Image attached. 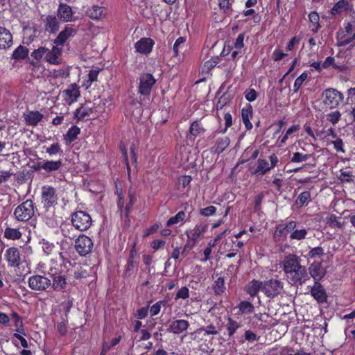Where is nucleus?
I'll use <instances>...</instances> for the list:
<instances>
[{"mask_svg": "<svg viewBox=\"0 0 355 355\" xmlns=\"http://www.w3.org/2000/svg\"><path fill=\"white\" fill-rule=\"evenodd\" d=\"M241 116L246 129L251 130L252 128V124L250 122V119L252 116V107L251 105L248 104L246 107L242 109Z\"/></svg>", "mask_w": 355, "mask_h": 355, "instance_id": "nucleus-25", "label": "nucleus"}, {"mask_svg": "<svg viewBox=\"0 0 355 355\" xmlns=\"http://www.w3.org/2000/svg\"><path fill=\"white\" fill-rule=\"evenodd\" d=\"M53 283L52 287L55 291H62L64 290L67 282L64 275L62 273L52 277Z\"/></svg>", "mask_w": 355, "mask_h": 355, "instance_id": "nucleus-27", "label": "nucleus"}, {"mask_svg": "<svg viewBox=\"0 0 355 355\" xmlns=\"http://www.w3.org/2000/svg\"><path fill=\"white\" fill-rule=\"evenodd\" d=\"M263 282L252 280L247 286L246 291L252 297L255 296L259 291H262Z\"/></svg>", "mask_w": 355, "mask_h": 355, "instance_id": "nucleus-29", "label": "nucleus"}, {"mask_svg": "<svg viewBox=\"0 0 355 355\" xmlns=\"http://www.w3.org/2000/svg\"><path fill=\"white\" fill-rule=\"evenodd\" d=\"M186 40L184 37H179L175 42L173 51L174 52V55L177 56L178 55V52L180 49L183 48L184 44Z\"/></svg>", "mask_w": 355, "mask_h": 355, "instance_id": "nucleus-54", "label": "nucleus"}, {"mask_svg": "<svg viewBox=\"0 0 355 355\" xmlns=\"http://www.w3.org/2000/svg\"><path fill=\"white\" fill-rule=\"evenodd\" d=\"M238 308L242 314L252 313L254 309L253 304L248 301L241 302L238 305Z\"/></svg>", "mask_w": 355, "mask_h": 355, "instance_id": "nucleus-40", "label": "nucleus"}, {"mask_svg": "<svg viewBox=\"0 0 355 355\" xmlns=\"http://www.w3.org/2000/svg\"><path fill=\"white\" fill-rule=\"evenodd\" d=\"M297 223L291 220L286 225L280 224L277 227L274 232L273 238L276 241H280L283 238H286L287 234L295 229Z\"/></svg>", "mask_w": 355, "mask_h": 355, "instance_id": "nucleus-12", "label": "nucleus"}, {"mask_svg": "<svg viewBox=\"0 0 355 355\" xmlns=\"http://www.w3.org/2000/svg\"><path fill=\"white\" fill-rule=\"evenodd\" d=\"M207 226L205 225H197L195 227L189 231L186 232L187 236L188 238L187 245H190L191 247L196 245V244L200 241L205 232L207 231Z\"/></svg>", "mask_w": 355, "mask_h": 355, "instance_id": "nucleus-11", "label": "nucleus"}, {"mask_svg": "<svg viewBox=\"0 0 355 355\" xmlns=\"http://www.w3.org/2000/svg\"><path fill=\"white\" fill-rule=\"evenodd\" d=\"M230 140L228 137H223L217 139L215 144V152L221 153L230 145Z\"/></svg>", "mask_w": 355, "mask_h": 355, "instance_id": "nucleus-38", "label": "nucleus"}, {"mask_svg": "<svg viewBox=\"0 0 355 355\" xmlns=\"http://www.w3.org/2000/svg\"><path fill=\"white\" fill-rule=\"evenodd\" d=\"M62 49L58 46H54L51 49L46 48L45 60L52 64L61 63V54Z\"/></svg>", "mask_w": 355, "mask_h": 355, "instance_id": "nucleus-18", "label": "nucleus"}, {"mask_svg": "<svg viewBox=\"0 0 355 355\" xmlns=\"http://www.w3.org/2000/svg\"><path fill=\"white\" fill-rule=\"evenodd\" d=\"M80 129L78 126H71L64 135L65 141L68 143H71L72 141L77 139V137L80 134Z\"/></svg>", "mask_w": 355, "mask_h": 355, "instance_id": "nucleus-35", "label": "nucleus"}, {"mask_svg": "<svg viewBox=\"0 0 355 355\" xmlns=\"http://www.w3.org/2000/svg\"><path fill=\"white\" fill-rule=\"evenodd\" d=\"M225 327L228 332L229 337L232 338L236 331V330L241 327V324L232 318L228 317L227 323L226 324Z\"/></svg>", "mask_w": 355, "mask_h": 355, "instance_id": "nucleus-34", "label": "nucleus"}, {"mask_svg": "<svg viewBox=\"0 0 355 355\" xmlns=\"http://www.w3.org/2000/svg\"><path fill=\"white\" fill-rule=\"evenodd\" d=\"M311 295L318 303H324L327 301V295L323 286L318 282H315L311 290Z\"/></svg>", "mask_w": 355, "mask_h": 355, "instance_id": "nucleus-20", "label": "nucleus"}, {"mask_svg": "<svg viewBox=\"0 0 355 355\" xmlns=\"http://www.w3.org/2000/svg\"><path fill=\"white\" fill-rule=\"evenodd\" d=\"M185 212L183 211H179L175 216L170 218L167 223V226H171L173 225L178 224L180 222H182L184 220L185 218Z\"/></svg>", "mask_w": 355, "mask_h": 355, "instance_id": "nucleus-46", "label": "nucleus"}, {"mask_svg": "<svg viewBox=\"0 0 355 355\" xmlns=\"http://www.w3.org/2000/svg\"><path fill=\"white\" fill-rule=\"evenodd\" d=\"M204 128L198 121H194L191 125L190 133L195 137L200 135L201 133L204 132Z\"/></svg>", "mask_w": 355, "mask_h": 355, "instance_id": "nucleus-47", "label": "nucleus"}, {"mask_svg": "<svg viewBox=\"0 0 355 355\" xmlns=\"http://www.w3.org/2000/svg\"><path fill=\"white\" fill-rule=\"evenodd\" d=\"M51 285V281L43 275H33L28 278V286L34 291H43Z\"/></svg>", "mask_w": 355, "mask_h": 355, "instance_id": "nucleus-10", "label": "nucleus"}, {"mask_svg": "<svg viewBox=\"0 0 355 355\" xmlns=\"http://www.w3.org/2000/svg\"><path fill=\"white\" fill-rule=\"evenodd\" d=\"M284 290V283L279 279H271L263 282L262 292L266 297L273 299Z\"/></svg>", "mask_w": 355, "mask_h": 355, "instance_id": "nucleus-5", "label": "nucleus"}, {"mask_svg": "<svg viewBox=\"0 0 355 355\" xmlns=\"http://www.w3.org/2000/svg\"><path fill=\"white\" fill-rule=\"evenodd\" d=\"M354 177V173L351 169L345 168L340 170L339 179L342 182H350L353 181Z\"/></svg>", "mask_w": 355, "mask_h": 355, "instance_id": "nucleus-39", "label": "nucleus"}, {"mask_svg": "<svg viewBox=\"0 0 355 355\" xmlns=\"http://www.w3.org/2000/svg\"><path fill=\"white\" fill-rule=\"evenodd\" d=\"M154 42L150 38H141L135 44L137 52L141 54H148L152 51Z\"/></svg>", "mask_w": 355, "mask_h": 355, "instance_id": "nucleus-19", "label": "nucleus"}, {"mask_svg": "<svg viewBox=\"0 0 355 355\" xmlns=\"http://www.w3.org/2000/svg\"><path fill=\"white\" fill-rule=\"evenodd\" d=\"M198 331H205V334L206 335H217L218 334V331L216 329V327L213 324L208 325L205 327L200 328L197 330Z\"/></svg>", "mask_w": 355, "mask_h": 355, "instance_id": "nucleus-58", "label": "nucleus"}, {"mask_svg": "<svg viewBox=\"0 0 355 355\" xmlns=\"http://www.w3.org/2000/svg\"><path fill=\"white\" fill-rule=\"evenodd\" d=\"M44 29L49 34L56 33L60 28L58 17L54 15H48L43 19Z\"/></svg>", "mask_w": 355, "mask_h": 355, "instance_id": "nucleus-16", "label": "nucleus"}, {"mask_svg": "<svg viewBox=\"0 0 355 355\" xmlns=\"http://www.w3.org/2000/svg\"><path fill=\"white\" fill-rule=\"evenodd\" d=\"M73 227L79 231L87 230L92 224L91 216L84 211H77L71 216Z\"/></svg>", "mask_w": 355, "mask_h": 355, "instance_id": "nucleus-4", "label": "nucleus"}, {"mask_svg": "<svg viewBox=\"0 0 355 355\" xmlns=\"http://www.w3.org/2000/svg\"><path fill=\"white\" fill-rule=\"evenodd\" d=\"M189 323L183 319L173 320L168 322V331L174 334H180L187 330Z\"/></svg>", "mask_w": 355, "mask_h": 355, "instance_id": "nucleus-15", "label": "nucleus"}, {"mask_svg": "<svg viewBox=\"0 0 355 355\" xmlns=\"http://www.w3.org/2000/svg\"><path fill=\"white\" fill-rule=\"evenodd\" d=\"M299 129H300V125H293L291 127H290L287 130L285 135L282 138V139L280 141L281 144H284L286 141V140L288 139V137L291 134H293L294 132L298 130Z\"/></svg>", "mask_w": 355, "mask_h": 355, "instance_id": "nucleus-61", "label": "nucleus"}, {"mask_svg": "<svg viewBox=\"0 0 355 355\" xmlns=\"http://www.w3.org/2000/svg\"><path fill=\"white\" fill-rule=\"evenodd\" d=\"M49 155H54L62 152L58 143L51 144L46 150Z\"/></svg>", "mask_w": 355, "mask_h": 355, "instance_id": "nucleus-57", "label": "nucleus"}, {"mask_svg": "<svg viewBox=\"0 0 355 355\" xmlns=\"http://www.w3.org/2000/svg\"><path fill=\"white\" fill-rule=\"evenodd\" d=\"M27 55L28 51L26 48L23 46H19L14 51L12 56L15 59H24Z\"/></svg>", "mask_w": 355, "mask_h": 355, "instance_id": "nucleus-48", "label": "nucleus"}, {"mask_svg": "<svg viewBox=\"0 0 355 355\" xmlns=\"http://www.w3.org/2000/svg\"><path fill=\"white\" fill-rule=\"evenodd\" d=\"M12 44V36L6 28L0 27V49H6Z\"/></svg>", "mask_w": 355, "mask_h": 355, "instance_id": "nucleus-22", "label": "nucleus"}, {"mask_svg": "<svg viewBox=\"0 0 355 355\" xmlns=\"http://www.w3.org/2000/svg\"><path fill=\"white\" fill-rule=\"evenodd\" d=\"M62 166V162L58 161H46L43 164H40V168L46 172H52L58 171Z\"/></svg>", "mask_w": 355, "mask_h": 355, "instance_id": "nucleus-30", "label": "nucleus"}, {"mask_svg": "<svg viewBox=\"0 0 355 355\" xmlns=\"http://www.w3.org/2000/svg\"><path fill=\"white\" fill-rule=\"evenodd\" d=\"M308 272L315 282L321 280L326 274V270L322 266L321 263L314 262L310 265Z\"/></svg>", "mask_w": 355, "mask_h": 355, "instance_id": "nucleus-21", "label": "nucleus"}, {"mask_svg": "<svg viewBox=\"0 0 355 355\" xmlns=\"http://www.w3.org/2000/svg\"><path fill=\"white\" fill-rule=\"evenodd\" d=\"M189 297V288L186 286L182 287L177 293L175 300L182 298L187 299Z\"/></svg>", "mask_w": 355, "mask_h": 355, "instance_id": "nucleus-62", "label": "nucleus"}, {"mask_svg": "<svg viewBox=\"0 0 355 355\" xmlns=\"http://www.w3.org/2000/svg\"><path fill=\"white\" fill-rule=\"evenodd\" d=\"M245 96L248 101L252 102L257 97V92L254 89H248L245 91Z\"/></svg>", "mask_w": 355, "mask_h": 355, "instance_id": "nucleus-63", "label": "nucleus"}, {"mask_svg": "<svg viewBox=\"0 0 355 355\" xmlns=\"http://www.w3.org/2000/svg\"><path fill=\"white\" fill-rule=\"evenodd\" d=\"M331 144L334 145V149L337 152H341L343 153H345V150L344 149V144L343 141L340 138H337L334 141H328L327 144Z\"/></svg>", "mask_w": 355, "mask_h": 355, "instance_id": "nucleus-53", "label": "nucleus"}, {"mask_svg": "<svg viewBox=\"0 0 355 355\" xmlns=\"http://www.w3.org/2000/svg\"><path fill=\"white\" fill-rule=\"evenodd\" d=\"M224 279L222 277H218L214 287V291L217 294L222 293L225 290Z\"/></svg>", "mask_w": 355, "mask_h": 355, "instance_id": "nucleus-55", "label": "nucleus"}, {"mask_svg": "<svg viewBox=\"0 0 355 355\" xmlns=\"http://www.w3.org/2000/svg\"><path fill=\"white\" fill-rule=\"evenodd\" d=\"M60 273H62L61 264L58 263L55 259H51L48 265L47 275L52 277Z\"/></svg>", "mask_w": 355, "mask_h": 355, "instance_id": "nucleus-33", "label": "nucleus"}, {"mask_svg": "<svg viewBox=\"0 0 355 355\" xmlns=\"http://www.w3.org/2000/svg\"><path fill=\"white\" fill-rule=\"evenodd\" d=\"M327 223L331 227L342 228L344 225V222L335 215H331L327 218Z\"/></svg>", "mask_w": 355, "mask_h": 355, "instance_id": "nucleus-43", "label": "nucleus"}, {"mask_svg": "<svg viewBox=\"0 0 355 355\" xmlns=\"http://www.w3.org/2000/svg\"><path fill=\"white\" fill-rule=\"evenodd\" d=\"M216 211V208L214 206H209L200 210V214L202 216L208 217L213 216Z\"/></svg>", "mask_w": 355, "mask_h": 355, "instance_id": "nucleus-60", "label": "nucleus"}, {"mask_svg": "<svg viewBox=\"0 0 355 355\" xmlns=\"http://www.w3.org/2000/svg\"><path fill=\"white\" fill-rule=\"evenodd\" d=\"M344 29L346 33L345 35H352L355 29V21L345 23L344 24Z\"/></svg>", "mask_w": 355, "mask_h": 355, "instance_id": "nucleus-64", "label": "nucleus"}, {"mask_svg": "<svg viewBox=\"0 0 355 355\" xmlns=\"http://www.w3.org/2000/svg\"><path fill=\"white\" fill-rule=\"evenodd\" d=\"M58 197L56 189L49 185H44L41 189V202L44 209L43 220L50 227H55L59 221L55 213V207L58 204Z\"/></svg>", "mask_w": 355, "mask_h": 355, "instance_id": "nucleus-2", "label": "nucleus"}, {"mask_svg": "<svg viewBox=\"0 0 355 355\" xmlns=\"http://www.w3.org/2000/svg\"><path fill=\"white\" fill-rule=\"evenodd\" d=\"M311 201V193L309 191L301 193L296 200V204L300 207L306 205Z\"/></svg>", "mask_w": 355, "mask_h": 355, "instance_id": "nucleus-44", "label": "nucleus"}, {"mask_svg": "<svg viewBox=\"0 0 355 355\" xmlns=\"http://www.w3.org/2000/svg\"><path fill=\"white\" fill-rule=\"evenodd\" d=\"M309 19L310 22L311 23V30L313 33H316L319 29L320 28L321 26L319 23L320 21V17L317 12L313 11L309 13Z\"/></svg>", "mask_w": 355, "mask_h": 355, "instance_id": "nucleus-32", "label": "nucleus"}, {"mask_svg": "<svg viewBox=\"0 0 355 355\" xmlns=\"http://www.w3.org/2000/svg\"><path fill=\"white\" fill-rule=\"evenodd\" d=\"M44 115L39 111H29L24 114V119L28 125L36 126L43 119Z\"/></svg>", "mask_w": 355, "mask_h": 355, "instance_id": "nucleus-24", "label": "nucleus"}, {"mask_svg": "<svg viewBox=\"0 0 355 355\" xmlns=\"http://www.w3.org/2000/svg\"><path fill=\"white\" fill-rule=\"evenodd\" d=\"M118 196L117 207L122 218H128L129 213L137 200L135 191L130 189L128 191V201L122 195L121 190H116Z\"/></svg>", "mask_w": 355, "mask_h": 355, "instance_id": "nucleus-3", "label": "nucleus"}, {"mask_svg": "<svg viewBox=\"0 0 355 355\" xmlns=\"http://www.w3.org/2000/svg\"><path fill=\"white\" fill-rule=\"evenodd\" d=\"M87 13L92 19H101L105 17L106 10L103 6H93L87 10Z\"/></svg>", "mask_w": 355, "mask_h": 355, "instance_id": "nucleus-26", "label": "nucleus"}, {"mask_svg": "<svg viewBox=\"0 0 355 355\" xmlns=\"http://www.w3.org/2000/svg\"><path fill=\"white\" fill-rule=\"evenodd\" d=\"M349 3L347 0H339L333 6L331 13L336 15L349 10Z\"/></svg>", "mask_w": 355, "mask_h": 355, "instance_id": "nucleus-28", "label": "nucleus"}, {"mask_svg": "<svg viewBox=\"0 0 355 355\" xmlns=\"http://www.w3.org/2000/svg\"><path fill=\"white\" fill-rule=\"evenodd\" d=\"M121 340V336L113 338L110 343H104L102 348V354H106L112 347L117 345Z\"/></svg>", "mask_w": 355, "mask_h": 355, "instance_id": "nucleus-51", "label": "nucleus"}, {"mask_svg": "<svg viewBox=\"0 0 355 355\" xmlns=\"http://www.w3.org/2000/svg\"><path fill=\"white\" fill-rule=\"evenodd\" d=\"M42 245V251L46 255H51L53 254L55 250V245L53 243H50L49 241L42 239L40 243Z\"/></svg>", "mask_w": 355, "mask_h": 355, "instance_id": "nucleus-42", "label": "nucleus"}, {"mask_svg": "<svg viewBox=\"0 0 355 355\" xmlns=\"http://www.w3.org/2000/svg\"><path fill=\"white\" fill-rule=\"evenodd\" d=\"M271 168L270 164L266 159H259L257 160V166L255 170V173L264 175L268 172Z\"/></svg>", "mask_w": 355, "mask_h": 355, "instance_id": "nucleus-37", "label": "nucleus"}, {"mask_svg": "<svg viewBox=\"0 0 355 355\" xmlns=\"http://www.w3.org/2000/svg\"><path fill=\"white\" fill-rule=\"evenodd\" d=\"M94 246L92 239L84 235H80L75 241V248L77 252L81 256H85L89 254Z\"/></svg>", "mask_w": 355, "mask_h": 355, "instance_id": "nucleus-9", "label": "nucleus"}, {"mask_svg": "<svg viewBox=\"0 0 355 355\" xmlns=\"http://www.w3.org/2000/svg\"><path fill=\"white\" fill-rule=\"evenodd\" d=\"M323 103L331 109L336 108L343 101V94L336 89H327L322 94Z\"/></svg>", "mask_w": 355, "mask_h": 355, "instance_id": "nucleus-6", "label": "nucleus"}, {"mask_svg": "<svg viewBox=\"0 0 355 355\" xmlns=\"http://www.w3.org/2000/svg\"><path fill=\"white\" fill-rule=\"evenodd\" d=\"M77 31L78 29L76 28L69 25L66 26L54 40L53 43L57 46H63L69 38L76 35Z\"/></svg>", "mask_w": 355, "mask_h": 355, "instance_id": "nucleus-13", "label": "nucleus"}, {"mask_svg": "<svg viewBox=\"0 0 355 355\" xmlns=\"http://www.w3.org/2000/svg\"><path fill=\"white\" fill-rule=\"evenodd\" d=\"M290 234V239L291 240L300 241L306 238L307 230L305 228L294 229Z\"/></svg>", "mask_w": 355, "mask_h": 355, "instance_id": "nucleus-41", "label": "nucleus"}, {"mask_svg": "<svg viewBox=\"0 0 355 355\" xmlns=\"http://www.w3.org/2000/svg\"><path fill=\"white\" fill-rule=\"evenodd\" d=\"M4 256L8 266L12 267H18L20 265L21 257L18 248L15 247L8 248Z\"/></svg>", "mask_w": 355, "mask_h": 355, "instance_id": "nucleus-17", "label": "nucleus"}, {"mask_svg": "<svg viewBox=\"0 0 355 355\" xmlns=\"http://www.w3.org/2000/svg\"><path fill=\"white\" fill-rule=\"evenodd\" d=\"M14 326L15 327L16 331L15 334H19L20 335L22 334L24 336H26V332L24 327L22 319L15 320V321H14Z\"/></svg>", "mask_w": 355, "mask_h": 355, "instance_id": "nucleus-59", "label": "nucleus"}, {"mask_svg": "<svg viewBox=\"0 0 355 355\" xmlns=\"http://www.w3.org/2000/svg\"><path fill=\"white\" fill-rule=\"evenodd\" d=\"M14 215L19 221H27L34 215L33 202L27 200L16 207Z\"/></svg>", "mask_w": 355, "mask_h": 355, "instance_id": "nucleus-7", "label": "nucleus"}, {"mask_svg": "<svg viewBox=\"0 0 355 355\" xmlns=\"http://www.w3.org/2000/svg\"><path fill=\"white\" fill-rule=\"evenodd\" d=\"M309 157L310 155L302 154L301 153L296 152L293 153L291 162L294 163H300L308 160Z\"/></svg>", "mask_w": 355, "mask_h": 355, "instance_id": "nucleus-50", "label": "nucleus"}, {"mask_svg": "<svg viewBox=\"0 0 355 355\" xmlns=\"http://www.w3.org/2000/svg\"><path fill=\"white\" fill-rule=\"evenodd\" d=\"M58 16L64 22L74 21L71 8L64 3H60L58 9Z\"/></svg>", "mask_w": 355, "mask_h": 355, "instance_id": "nucleus-23", "label": "nucleus"}, {"mask_svg": "<svg viewBox=\"0 0 355 355\" xmlns=\"http://www.w3.org/2000/svg\"><path fill=\"white\" fill-rule=\"evenodd\" d=\"M21 232L17 228L8 227L4 230V237L8 239H19L21 237Z\"/></svg>", "mask_w": 355, "mask_h": 355, "instance_id": "nucleus-36", "label": "nucleus"}, {"mask_svg": "<svg viewBox=\"0 0 355 355\" xmlns=\"http://www.w3.org/2000/svg\"><path fill=\"white\" fill-rule=\"evenodd\" d=\"M155 83L156 80L151 73H144L141 74L138 92L144 96L149 95Z\"/></svg>", "mask_w": 355, "mask_h": 355, "instance_id": "nucleus-8", "label": "nucleus"}, {"mask_svg": "<svg viewBox=\"0 0 355 355\" xmlns=\"http://www.w3.org/2000/svg\"><path fill=\"white\" fill-rule=\"evenodd\" d=\"M92 113V109L87 105H84L76 110L74 118L77 120H83L86 117L90 116Z\"/></svg>", "mask_w": 355, "mask_h": 355, "instance_id": "nucleus-31", "label": "nucleus"}, {"mask_svg": "<svg viewBox=\"0 0 355 355\" xmlns=\"http://www.w3.org/2000/svg\"><path fill=\"white\" fill-rule=\"evenodd\" d=\"M324 254V249L321 246L311 248L307 254L309 259L320 258Z\"/></svg>", "mask_w": 355, "mask_h": 355, "instance_id": "nucleus-45", "label": "nucleus"}, {"mask_svg": "<svg viewBox=\"0 0 355 355\" xmlns=\"http://www.w3.org/2000/svg\"><path fill=\"white\" fill-rule=\"evenodd\" d=\"M307 77L308 73L304 71L295 79L293 85V91L295 92H297L300 89V87L303 84L304 81L307 78Z\"/></svg>", "mask_w": 355, "mask_h": 355, "instance_id": "nucleus-49", "label": "nucleus"}, {"mask_svg": "<svg viewBox=\"0 0 355 355\" xmlns=\"http://www.w3.org/2000/svg\"><path fill=\"white\" fill-rule=\"evenodd\" d=\"M282 269L288 282L293 285H302L309 279L305 266L301 265V259L293 254L287 255L282 263Z\"/></svg>", "mask_w": 355, "mask_h": 355, "instance_id": "nucleus-1", "label": "nucleus"}, {"mask_svg": "<svg viewBox=\"0 0 355 355\" xmlns=\"http://www.w3.org/2000/svg\"><path fill=\"white\" fill-rule=\"evenodd\" d=\"M46 53V48L41 47V48H39V49L33 51V52L31 54V56L34 59H35L37 60H40L42 58H45Z\"/></svg>", "mask_w": 355, "mask_h": 355, "instance_id": "nucleus-56", "label": "nucleus"}, {"mask_svg": "<svg viewBox=\"0 0 355 355\" xmlns=\"http://www.w3.org/2000/svg\"><path fill=\"white\" fill-rule=\"evenodd\" d=\"M341 118V114L339 111H334L327 114V119L332 124H336Z\"/></svg>", "mask_w": 355, "mask_h": 355, "instance_id": "nucleus-52", "label": "nucleus"}, {"mask_svg": "<svg viewBox=\"0 0 355 355\" xmlns=\"http://www.w3.org/2000/svg\"><path fill=\"white\" fill-rule=\"evenodd\" d=\"M80 95L79 87L76 83L71 84L62 92L64 100L69 105L77 101Z\"/></svg>", "mask_w": 355, "mask_h": 355, "instance_id": "nucleus-14", "label": "nucleus"}]
</instances>
